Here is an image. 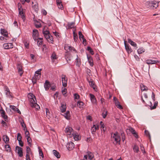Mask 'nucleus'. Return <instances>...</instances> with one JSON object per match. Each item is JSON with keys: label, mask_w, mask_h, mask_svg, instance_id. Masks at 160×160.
I'll return each mask as SVG.
<instances>
[{"label": "nucleus", "mask_w": 160, "mask_h": 160, "mask_svg": "<svg viewBox=\"0 0 160 160\" xmlns=\"http://www.w3.org/2000/svg\"><path fill=\"white\" fill-rule=\"evenodd\" d=\"M31 149L29 147H27L26 151L27 153H30V152Z\"/></svg>", "instance_id": "obj_56"}, {"label": "nucleus", "mask_w": 160, "mask_h": 160, "mask_svg": "<svg viewBox=\"0 0 160 160\" xmlns=\"http://www.w3.org/2000/svg\"><path fill=\"white\" fill-rule=\"evenodd\" d=\"M66 105L64 103H62L60 108V110L62 112H63L65 111L66 110Z\"/></svg>", "instance_id": "obj_21"}, {"label": "nucleus", "mask_w": 160, "mask_h": 160, "mask_svg": "<svg viewBox=\"0 0 160 160\" xmlns=\"http://www.w3.org/2000/svg\"><path fill=\"white\" fill-rule=\"evenodd\" d=\"M64 49L65 50L68 51V50H73L75 52H77L75 49L73 47L70 46L68 45H65L64 47Z\"/></svg>", "instance_id": "obj_18"}, {"label": "nucleus", "mask_w": 160, "mask_h": 160, "mask_svg": "<svg viewBox=\"0 0 160 160\" xmlns=\"http://www.w3.org/2000/svg\"><path fill=\"white\" fill-rule=\"evenodd\" d=\"M37 80H38V79H37L34 76L32 78V81L33 84H34L36 83Z\"/></svg>", "instance_id": "obj_48"}, {"label": "nucleus", "mask_w": 160, "mask_h": 160, "mask_svg": "<svg viewBox=\"0 0 160 160\" xmlns=\"http://www.w3.org/2000/svg\"><path fill=\"white\" fill-rule=\"evenodd\" d=\"M74 147V144L71 142L68 143L66 145L67 148L69 151L72 150Z\"/></svg>", "instance_id": "obj_6"}, {"label": "nucleus", "mask_w": 160, "mask_h": 160, "mask_svg": "<svg viewBox=\"0 0 160 160\" xmlns=\"http://www.w3.org/2000/svg\"><path fill=\"white\" fill-rule=\"evenodd\" d=\"M146 63L148 64H154L158 63V65L159 64H160V61H159L158 60H152L151 59H148L146 61Z\"/></svg>", "instance_id": "obj_8"}, {"label": "nucleus", "mask_w": 160, "mask_h": 160, "mask_svg": "<svg viewBox=\"0 0 160 160\" xmlns=\"http://www.w3.org/2000/svg\"><path fill=\"white\" fill-rule=\"evenodd\" d=\"M42 69H38L37 71L35 72L34 77L37 78L38 79H39L41 78V71H42Z\"/></svg>", "instance_id": "obj_10"}, {"label": "nucleus", "mask_w": 160, "mask_h": 160, "mask_svg": "<svg viewBox=\"0 0 160 160\" xmlns=\"http://www.w3.org/2000/svg\"><path fill=\"white\" fill-rule=\"evenodd\" d=\"M50 86V85L49 84V82H48L47 80H46L45 81V82L44 85V87L45 88V90H48L49 89Z\"/></svg>", "instance_id": "obj_23"}, {"label": "nucleus", "mask_w": 160, "mask_h": 160, "mask_svg": "<svg viewBox=\"0 0 160 160\" xmlns=\"http://www.w3.org/2000/svg\"><path fill=\"white\" fill-rule=\"evenodd\" d=\"M32 107L35 108L37 109H38V108H39V106L36 103L33 105V106H32Z\"/></svg>", "instance_id": "obj_54"}, {"label": "nucleus", "mask_w": 160, "mask_h": 160, "mask_svg": "<svg viewBox=\"0 0 160 160\" xmlns=\"http://www.w3.org/2000/svg\"><path fill=\"white\" fill-rule=\"evenodd\" d=\"M127 41H124V44L125 47V48L126 49L127 52L128 54L131 53L132 52V50L131 47L126 43Z\"/></svg>", "instance_id": "obj_7"}, {"label": "nucleus", "mask_w": 160, "mask_h": 160, "mask_svg": "<svg viewBox=\"0 0 160 160\" xmlns=\"http://www.w3.org/2000/svg\"><path fill=\"white\" fill-rule=\"evenodd\" d=\"M63 116L66 119L69 120L70 119V117L69 111H67L66 113H65L63 115Z\"/></svg>", "instance_id": "obj_27"}, {"label": "nucleus", "mask_w": 160, "mask_h": 160, "mask_svg": "<svg viewBox=\"0 0 160 160\" xmlns=\"http://www.w3.org/2000/svg\"><path fill=\"white\" fill-rule=\"evenodd\" d=\"M89 96L91 102L93 104H96L97 102V101L94 96L93 94L91 93L89 94Z\"/></svg>", "instance_id": "obj_17"}, {"label": "nucleus", "mask_w": 160, "mask_h": 160, "mask_svg": "<svg viewBox=\"0 0 160 160\" xmlns=\"http://www.w3.org/2000/svg\"><path fill=\"white\" fill-rule=\"evenodd\" d=\"M84 105V103L82 101H78V102L77 106L80 108H82Z\"/></svg>", "instance_id": "obj_36"}, {"label": "nucleus", "mask_w": 160, "mask_h": 160, "mask_svg": "<svg viewBox=\"0 0 160 160\" xmlns=\"http://www.w3.org/2000/svg\"><path fill=\"white\" fill-rule=\"evenodd\" d=\"M78 35H79V38L80 39L81 38H82L83 40V42H84V41H86V39L84 38V36L82 34V32H81L80 31H79L78 32Z\"/></svg>", "instance_id": "obj_37"}, {"label": "nucleus", "mask_w": 160, "mask_h": 160, "mask_svg": "<svg viewBox=\"0 0 160 160\" xmlns=\"http://www.w3.org/2000/svg\"><path fill=\"white\" fill-rule=\"evenodd\" d=\"M127 130H128L129 131L131 132L136 138H138V134H137L135 130L133 128L130 127H129L127 129Z\"/></svg>", "instance_id": "obj_13"}, {"label": "nucleus", "mask_w": 160, "mask_h": 160, "mask_svg": "<svg viewBox=\"0 0 160 160\" xmlns=\"http://www.w3.org/2000/svg\"><path fill=\"white\" fill-rule=\"evenodd\" d=\"M87 155V158L88 157V159H89V160H95V159L92 153L89 152H88V154Z\"/></svg>", "instance_id": "obj_19"}, {"label": "nucleus", "mask_w": 160, "mask_h": 160, "mask_svg": "<svg viewBox=\"0 0 160 160\" xmlns=\"http://www.w3.org/2000/svg\"><path fill=\"white\" fill-rule=\"evenodd\" d=\"M34 21V25L37 28H39L41 27V23L38 22L37 20L33 19Z\"/></svg>", "instance_id": "obj_25"}, {"label": "nucleus", "mask_w": 160, "mask_h": 160, "mask_svg": "<svg viewBox=\"0 0 160 160\" xmlns=\"http://www.w3.org/2000/svg\"><path fill=\"white\" fill-rule=\"evenodd\" d=\"M39 154L40 156H41L42 158L43 157V155L42 152V151L40 149H39Z\"/></svg>", "instance_id": "obj_58"}, {"label": "nucleus", "mask_w": 160, "mask_h": 160, "mask_svg": "<svg viewBox=\"0 0 160 160\" xmlns=\"http://www.w3.org/2000/svg\"><path fill=\"white\" fill-rule=\"evenodd\" d=\"M62 85L64 87H66L67 86V78H66L64 75H62Z\"/></svg>", "instance_id": "obj_9"}, {"label": "nucleus", "mask_w": 160, "mask_h": 160, "mask_svg": "<svg viewBox=\"0 0 160 160\" xmlns=\"http://www.w3.org/2000/svg\"><path fill=\"white\" fill-rule=\"evenodd\" d=\"M108 112L106 111H104L102 114V115L103 118H105L107 115Z\"/></svg>", "instance_id": "obj_42"}, {"label": "nucleus", "mask_w": 160, "mask_h": 160, "mask_svg": "<svg viewBox=\"0 0 160 160\" xmlns=\"http://www.w3.org/2000/svg\"><path fill=\"white\" fill-rule=\"evenodd\" d=\"M3 140L5 143L7 144L9 142V138L7 135H3Z\"/></svg>", "instance_id": "obj_22"}, {"label": "nucleus", "mask_w": 160, "mask_h": 160, "mask_svg": "<svg viewBox=\"0 0 160 160\" xmlns=\"http://www.w3.org/2000/svg\"><path fill=\"white\" fill-rule=\"evenodd\" d=\"M28 97L29 99L31 106V107L33 106V105L36 103L35 96L32 94L29 93L28 94Z\"/></svg>", "instance_id": "obj_2"}, {"label": "nucleus", "mask_w": 160, "mask_h": 160, "mask_svg": "<svg viewBox=\"0 0 160 160\" xmlns=\"http://www.w3.org/2000/svg\"><path fill=\"white\" fill-rule=\"evenodd\" d=\"M21 124L22 127L24 128L23 130L24 131H25V129H26V127L25 124H24V122L23 121H22V122H21Z\"/></svg>", "instance_id": "obj_49"}, {"label": "nucleus", "mask_w": 160, "mask_h": 160, "mask_svg": "<svg viewBox=\"0 0 160 160\" xmlns=\"http://www.w3.org/2000/svg\"><path fill=\"white\" fill-rule=\"evenodd\" d=\"M17 69L18 73H19L20 76H21L23 73L22 66L20 64H18L17 65Z\"/></svg>", "instance_id": "obj_15"}, {"label": "nucleus", "mask_w": 160, "mask_h": 160, "mask_svg": "<svg viewBox=\"0 0 160 160\" xmlns=\"http://www.w3.org/2000/svg\"><path fill=\"white\" fill-rule=\"evenodd\" d=\"M25 132V136L26 138L28 137V136H30L29 135V132L26 129H25V131H24Z\"/></svg>", "instance_id": "obj_53"}, {"label": "nucleus", "mask_w": 160, "mask_h": 160, "mask_svg": "<svg viewBox=\"0 0 160 160\" xmlns=\"http://www.w3.org/2000/svg\"><path fill=\"white\" fill-rule=\"evenodd\" d=\"M73 34L74 39L75 41L76 38H78V36L77 34H75V32H73Z\"/></svg>", "instance_id": "obj_60"}, {"label": "nucleus", "mask_w": 160, "mask_h": 160, "mask_svg": "<svg viewBox=\"0 0 160 160\" xmlns=\"http://www.w3.org/2000/svg\"><path fill=\"white\" fill-rule=\"evenodd\" d=\"M134 151L137 153H138L139 151L137 145H134L133 148Z\"/></svg>", "instance_id": "obj_41"}, {"label": "nucleus", "mask_w": 160, "mask_h": 160, "mask_svg": "<svg viewBox=\"0 0 160 160\" xmlns=\"http://www.w3.org/2000/svg\"><path fill=\"white\" fill-rule=\"evenodd\" d=\"M142 91H144L147 90L148 88L142 84L140 85Z\"/></svg>", "instance_id": "obj_35"}, {"label": "nucleus", "mask_w": 160, "mask_h": 160, "mask_svg": "<svg viewBox=\"0 0 160 160\" xmlns=\"http://www.w3.org/2000/svg\"><path fill=\"white\" fill-rule=\"evenodd\" d=\"M113 99L114 101L115 105L117 106V108L120 109H122V107L120 104L119 102L118 101L117 99L115 97H114Z\"/></svg>", "instance_id": "obj_11"}, {"label": "nucleus", "mask_w": 160, "mask_h": 160, "mask_svg": "<svg viewBox=\"0 0 160 160\" xmlns=\"http://www.w3.org/2000/svg\"><path fill=\"white\" fill-rule=\"evenodd\" d=\"M145 133L147 136H148L149 137L150 136L149 133L148 131L145 130Z\"/></svg>", "instance_id": "obj_63"}, {"label": "nucleus", "mask_w": 160, "mask_h": 160, "mask_svg": "<svg viewBox=\"0 0 160 160\" xmlns=\"http://www.w3.org/2000/svg\"><path fill=\"white\" fill-rule=\"evenodd\" d=\"M93 126L96 130H98L99 129V127L98 125H94Z\"/></svg>", "instance_id": "obj_61"}, {"label": "nucleus", "mask_w": 160, "mask_h": 160, "mask_svg": "<svg viewBox=\"0 0 160 160\" xmlns=\"http://www.w3.org/2000/svg\"><path fill=\"white\" fill-rule=\"evenodd\" d=\"M77 57H78L77 55ZM76 64L77 66H79L81 64L80 60V59H79L78 58V57H77V58L76 59Z\"/></svg>", "instance_id": "obj_40"}, {"label": "nucleus", "mask_w": 160, "mask_h": 160, "mask_svg": "<svg viewBox=\"0 0 160 160\" xmlns=\"http://www.w3.org/2000/svg\"><path fill=\"white\" fill-rule=\"evenodd\" d=\"M43 34L44 35L48 42H52V37L50 35L48 31H43Z\"/></svg>", "instance_id": "obj_3"}, {"label": "nucleus", "mask_w": 160, "mask_h": 160, "mask_svg": "<svg viewBox=\"0 0 160 160\" xmlns=\"http://www.w3.org/2000/svg\"><path fill=\"white\" fill-rule=\"evenodd\" d=\"M27 140V141L28 143V144L29 146H31L32 140L30 136H28L27 138H26Z\"/></svg>", "instance_id": "obj_39"}, {"label": "nucleus", "mask_w": 160, "mask_h": 160, "mask_svg": "<svg viewBox=\"0 0 160 160\" xmlns=\"http://www.w3.org/2000/svg\"><path fill=\"white\" fill-rule=\"evenodd\" d=\"M87 58L88 61V62L91 66H93V61L92 57L90 56L89 57L87 55Z\"/></svg>", "instance_id": "obj_26"}, {"label": "nucleus", "mask_w": 160, "mask_h": 160, "mask_svg": "<svg viewBox=\"0 0 160 160\" xmlns=\"http://www.w3.org/2000/svg\"><path fill=\"white\" fill-rule=\"evenodd\" d=\"M10 108L14 111H16L18 108L15 106L12 105L10 106Z\"/></svg>", "instance_id": "obj_50"}, {"label": "nucleus", "mask_w": 160, "mask_h": 160, "mask_svg": "<svg viewBox=\"0 0 160 160\" xmlns=\"http://www.w3.org/2000/svg\"><path fill=\"white\" fill-rule=\"evenodd\" d=\"M87 50H88L92 55L94 54V52L92 49L90 47H88L87 48Z\"/></svg>", "instance_id": "obj_43"}, {"label": "nucleus", "mask_w": 160, "mask_h": 160, "mask_svg": "<svg viewBox=\"0 0 160 160\" xmlns=\"http://www.w3.org/2000/svg\"><path fill=\"white\" fill-rule=\"evenodd\" d=\"M72 136H73V138L75 140L77 141L79 139V136L77 133H73V135H72Z\"/></svg>", "instance_id": "obj_38"}, {"label": "nucleus", "mask_w": 160, "mask_h": 160, "mask_svg": "<svg viewBox=\"0 0 160 160\" xmlns=\"http://www.w3.org/2000/svg\"><path fill=\"white\" fill-rule=\"evenodd\" d=\"M121 135L122 136V140L123 142H124L125 139V134L123 132H122L121 133Z\"/></svg>", "instance_id": "obj_46"}, {"label": "nucleus", "mask_w": 160, "mask_h": 160, "mask_svg": "<svg viewBox=\"0 0 160 160\" xmlns=\"http://www.w3.org/2000/svg\"><path fill=\"white\" fill-rule=\"evenodd\" d=\"M62 94L65 95V94L67 92V90L66 88H64L62 90Z\"/></svg>", "instance_id": "obj_51"}, {"label": "nucleus", "mask_w": 160, "mask_h": 160, "mask_svg": "<svg viewBox=\"0 0 160 160\" xmlns=\"http://www.w3.org/2000/svg\"><path fill=\"white\" fill-rule=\"evenodd\" d=\"M4 88L6 95H7V97L10 98L11 96V95L9 89L7 87H5Z\"/></svg>", "instance_id": "obj_16"}, {"label": "nucleus", "mask_w": 160, "mask_h": 160, "mask_svg": "<svg viewBox=\"0 0 160 160\" xmlns=\"http://www.w3.org/2000/svg\"><path fill=\"white\" fill-rule=\"evenodd\" d=\"M53 154L58 158H59L60 157V155L59 152L56 150H53Z\"/></svg>", "instance_id": "obj_28"}, {"label": "nucleus", "mask_w": 160, "mask_h": 160, "mask_svg": "<svg viewBox=\"0 0 160 160\" xmlns=\"http://www.w3.org/2000/svg\"><path fill=\"white\" fill-rule=\"evenodd\" d=\"M5 148L6 150V151L8 152H9L11 150V148L9 146V145L7 144L5 145Z\"/></svg>", "instance_id": "obj_33"}, {"label": "nucleus", "mask_w": 160, "mask_h": 160, "mask_svg": "<svg viewBox=\"0 0 160 160\" xmlns=\"http://www.w3.org/2000/svg\"><path fill=\"white\" fill-rule=\"evenodd\" d=\"M17 140L18 141L22 140V136L21 134L20 133H18L17 135Z\"/></svg>", "instance_id": "obj_44"}, {"label": "nucleus", "mask_w": 160, "mask_h": 160, "mask_svg": "<svg viewBox=\"0 0 160 160\" xmlns=\"http://www.w3.org/2000/svg\"><path fill=\"white\" fill-rule=\"evenodd\" d=\"M96 130L95 128V127H94V126H93L91 129L92 133H93L94 132H96Z\"/></svg>", "instance_id": "obj_59"}, {"label": "nucleus", "mask_w": 160, "mask_h": 160, "mask_svg": "<svg viewBox=\"0 0 160 160\" xmlns=\"http://www.w3.org/2000/svg\"><path fill=\"white\" fill-rule=\"evenodd\" d=\"M145 51V49L142 48H139L137 50L139 54L143 53Z\"/></svg>", "instance_id": "obj_32"}, {"label": "nucleus", "mask_w": 160, "mask_h": 160, "mask_svg": "<svg viewBox=\"0 0 160 160\" xmlns=\"http://www.w3.org/2000/svg\"><path fill=\"white\" fill-rule=\"evenodd\" d=\"M57 5L58 7V8L61 9H62L63 7L62 5V3H60L59 4H57Z\"/></svg>", "instance_id": "obj_47"}, {"label": "nucleus", "mask_w": 160, "mask_h": 160, "mask_svg": "<svg viewBox=\"0 0 160 160\" xmlns=\"http://www.w3.org/2000/svg\"><path fill=\"white\" fill-rule=\"evenodd\" d=\"M46 112L47 116H49V114H50L48 108L46 109Z\"/></svg>", "instance_id": "obj_64"}, {"label": "nucleus", "mask_w": 160, "mask_h": 160, "mask_svg": "<svg viewBox=\"0 0 160 160\" xmlns=\"http://www.w3.org/2000/svg\"><path fill=\"white\" fill-rule=\"evenodd\" d=\"M111 137L112 140L113 141L114 143L116 144H120L121 141L120 137L118 135L117 132L114 133H112L111 134Z\"/></svg>", "instance_id": "obj_1"}, {"label": "nucleus", "mask_w": 160, "mask_h": 160, "mask_svg": "<svg viewBox=\"0 0 160 160\" xmlns=\"http://www.w3.org/2000/svg\"><path fill=\"white\" fill-rule=\"evenodd\" d=\"M0 111V113L2 117L4 119H7V116L5 115V112L2 109V108H1Z\"/></svg>", "instance_id": "obj_24"}, {"label": "nucleus", "mask_w": 160, "mask_h": 160, "mask_svg": "<svg viewBox=\"0 0 160 160\" xmlns=\"http://www.w3.org/2000/svg\"><path fill=\"white\" fill-rule=\"evenodd\" d=\"M100 124L101 125V131L102 132H104L106 130V128L104 127V125L103 123H102V121H101L100 122Z\"/></svg>", "instance_id": "obj_30"}, {"label": "nucleus", "mask_w": 160, "mask_h": 160, "mask_svg": "<svg viewBox=\"0 0 160 160\" xmlns=\"http://www.w3.org/2000/svg\"><path fill=\"white\" fill-rule=\"evenodd\" d=\"M128 42L131 45L136 48V49H137L138 48L137 44L135 42L132 41L131 39L128 38Z\"/></svg>", "instance_id": "obj_20"}, {"label": "nucleus", "mask_w": 160, "mask_h": 160, "mask_svg": "<svg viewBox=\"0 0 160 160\" xmlns=\"http://www.w3.org/2000/svg\"><path fill=\"white\" fill-rule=\"evenodd\" d=\"M42 41H39L38 40L37 42V45L38 46H40L42 44Z\"/></svg>", "instance_id": "obj_55"}, {"label": "nucleus", "mask_w": 160, "mask_h": 160, "mask_svg": "<svg viewBox=\"0 0 160 160\" xmlns=\"http://www.w3.org/2000/svg\"><path fill=\"white\" fill-rule=\"evenodd\" d=\"M141 149V151H142V152L144 153H145V151L144 150V148L143 146L142 145H140Z\"/></svg>", "instance_id": "obj_57"}, {"label": "nucleus", "mask_w": 160, "mask_h": 160, "mask_svg": "<svg viewBox=\"0 0 160 160\" xmlns=\"http://www.w3.org/2000/svg\"><path fill=\"white\" fill-rule=\"evenodd\" d=\"M151 7L153 8V9L156 8L158 6V3H154L152 2L150 5Z\"/></svg>", "instance_id": "obj_34"}, {"label": "nucleus", "mask_w": 160, "mask_h": 160, "mask_svg": "<svg viewBox=\"0 0 160 160\" xmlns=\"http://www.w3.org/2000/svg\"><path fill=\"white\" fill-rule=\"evenodd\" d=\"M16 149L17 150L18 153L19 157H22L23 156L22 148L18 146H17L16 147Z\"/></svg>", "instance_id": "obj_12"}, {"label": "nucleus", "mask_w": 160, "mask_h": 160, "mask_svg": "<svg viewBox=\"0 0 160 160\" xmlns=\"http://www.w3.org/2000/svg\"><path fill=\"white\" fill-rule=\"evenodd\" d=\"M74 97L75 100L78 99L80 98V96L78 94L75 93L74 94Z\"/></svg>", "instance_id": "obj_45"}, {"label": "nucleus", "mask_w": 160, "mask_h": 160, "mask_svg": "<svg viewBox=\"0 0 160 160\" xmlns=\"http://www.w3.org/2000/svg\"><path fill=\"white\" fill-rule=\"evenodd\" d=\"M38 31L35 29H34L33 30V38L36 41L38 39Z\"/></svg>", "instance_id": "obj_5"}, {"label": "nucleus", "mask_w": 160, "mask_h": 160, "mask_svg": "<svg viewBox=\"0 0 160 160\" xmlns=\"http://www.w3.org/2000/svg\"><path fill=\"white\" fill-rule=\"evenodd\" d=\"M3 46L5 49H8L13 48V45L11 43H4Z\"/></svg>", "instance_id": "obj_14"}, {"label": "nucleus", "mask_w": 160, "mask_h": 160, "mask_svg": "<svg viewBox=\"0 0 160 160\" xmlns=\"http://www.w3.org/2000/svg\"><path fill=\"white\" fill-rule=\"evenodd\" d=\"M18 8L19 11H20V9L22 10H23L22 8V6L21 4H18Z\"/></svg>", "instance_id": "obj_62"}, {"label": "nucleus", "mask_w": 160, "mask_h": 160, "mask_svg": "<svg viewBox=\"0 0 160 160\" xmlns=\"http://www.w3.org/2000/svg\"><path fill=\"white\" fill-rule=\"evenodd\" d=\"M51 59L52 62H54L55 60L58 57L54 52H53L51 57Z\"/></svg>", "instance_id": "obj_29"}, {"label": "nucleus", "mask_w": 160, "mask_h": 160, "mask_svg": "<svg viewBox=\"0 0 160 160\" xmlns=\"http://www.w3.org/2000/svg\"><path fill=\"white\" fill-rule=\"evenodd\" d=\"M19 12V15L20 16L22 19L23 20H24L25 19V17L24 15L23 12V10H22L20 9Z\"/></svg>", "instance_id": "obj_31"}, {"label": "nucleus", "mask_w": 160, "mask_h": 160, "mask_svg": "<svg viewBox=\"0 0 160 160\" xmlns=\"http://www.w3.org/2000/svg\"><path fill=\"white\" fill-rule=\"evenodd\" d=\"M65 132L69 135V137L70 138H71L72 137V135H73V130L72 128L68 127L66 128L65 130Z\"/></svg>", "instance_id": "obj_4"}, {"label": "nucleus", "mask_w": 160, "mask_h": 160, "mask_svg": "<svg viewBox=\"0 0 160 160\" xmlns=\"http://www.w3.org/2000/svg\"><path fill=\"white\" fill-rule=\"evenodd\" d=\"M158 102H155L153 106L152 107H151V109H154L156 108L157 106L158 105Z\"/></svg>", "instance_id": "obj_52"}]
</instances>
